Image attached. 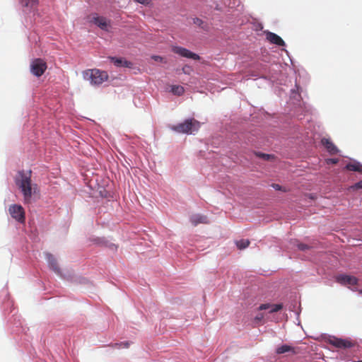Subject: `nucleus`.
I'll list each match as a JSON object with an SVG mask.
<instances>
[{
    "mask_svg": "<svg viewBox=\"0 0 362 362\" xmlns=\"http://www.w3.org/2000/svg\"><path fill=\"white\" fill-rule=\"evenodd\" d=\"M31 170L25 172L24 170L18 171L15 182L16 185L21 189L25 204L31 202L32 195L35 194L37 187L35 184H32Z\"/></svg>",
    "mask_w": 362,
    "mask_h": 362,
    "instance_id": "1",
    "label": "nucleus"
},
{
    "mask_svg": "<svg viewBox=\"0 0 362 362\" xmlns=\"http://www.w3.org/2000/svg\"><path fill=\"white\" fill-rule=\"evenodd\" d=\"M83 75L84 79L90 81V83L94 86H99L108 79V74L106 71L97 69L86 70L83 72Z\"/></svg>",
    "mask_w": 362,
    "mask_h": 362,
    "instance_id": "2",
    "label": "nucleus"
},
{
    "mask_svg": "<svg viewBox=\"0 0 362 362\" xmlns=\"http://www.w3.org/2000/svg\"><path fill=\"white\" fill-rule=\"evenodd\" d=\"M200 127V123L194 119H186L184 122L178 124L173 127V129L178 133L194 134Z\"/></svg>",
    "mask_w": 362,
    "mask_h": 362,
    "instance_id": "3",
    "label": "nucleus"
},
{
    "mask_svg": "<svg viewBox=\"0 0 362 362\" xmlns=\"http://www.w3.org/2000/svg\"><path fill=\"white\" fill-rule=\"evenodd\" d=\"M328 342L329 344L338 349H349L355 346L357 344L356 341L351 339H341L337 337H332L329 339Z\"/></svg>",
    "mask_w": 362,
    "mask_h": 362,
    "instance_id": "4",
    "label": "nucleus"
},
{
    "mask_svg": "<svg viewBox=\"0 0 362 362\" xmlns=\"http://www.w3.org/2000/svg\"><path fill=\"white\" fill-rule=\"evenodd\" d=\"M8 212L11 217L16 221L23 223L25 221V210L19 204H12L8 208Z\"/></svg>",
    "mask_w": 362,
    "mask_h": 362,
    "instance_id": "5",
    "label": "nucleus"
},
{
    "mask_svg": "<svg viewBox=\"0 0 362 362\" xmlns=\"http://www.w3.org/2000/svg\"><path fill=\"white\" fill-rule=\"evenodd\" d=\"M47 69V64L42 59H34L30 64V70L33 75L41 76Z\"/></svg>",
    "mask_w": 362,
    "mask_h": 362,
    "instance_id": "6",
    "label": "nucleus"
},
{
    "mask_svg": "<svg viewBox=\"0 0 362 362\" xmlns=\"http://www.w3.org/2000/svg\"><path fill=\"white\" fill-rule=\"evenodd\" d=\"M172 51L174 53L177 54L182 57L192 59L194 60H199L200 59V57L198 54L189 51V49H187L186 48L182 47L173 46L172 47Z\"/></svg>",
    "mask_w": 362,
    "mask_h": 362,
    "instance_id": "7",
    "label": "nucleus"
},
{
    "mask_svg": "<svg viewBox=\"0 0 362 362\" xmlns=\"http://www.w3.org/2000/svg\"><path fill=\"white\" fill-rule=\"evenodd\" d=\"M337 281L343 286H355L358 284V279L354 276L340 274L336 277Z\"/></svg>",
    "mask_w": 362,
    "mask_h": 362,
    "instance_id": "8",
    "label": "nucleus"
},
{
    "mask_svg": "<svg viewBox=\"0 0 362 362\" xmlns=\"http://www.w3.org/2000/svg\"><path fill=\"white\" fill-rule=\"evenodd\" d=\"M91 21L97 25L100 28L105 31H108V29L110 26V21H107L105 17L103 16L93 17Z\"/></svg>",
    "mask_w": 362,
    "mask_h": 362,
    "instance_id": "9",
    "label": "nucleus"
},
{
    "mask_svg": "<svg viewBox=\"0 0 362 362\" xmlns=\"http://www.w3.org/2000/svg\"><path fill=\"white\" fill-rule=\"evenodd\" d=\"M321 143L330 154L334 155L338 153L337 146L329 139H322Z\"/></svg>",
    "mask_w": 362,
    "mask_h": 362,
    "instance_id": "10",
    "label": "nucleus"
},
{
    "mask_svg": "<svg viewBox=\"0 0 362 362\" xmlns=\"http://www.w3.org/2000/svg\"><path fill=\"white\" fill-rule=\"evenodd\" d=\"M267 39L272 44H275L279 46L285 45V42L281 37L274 33L268 32L267 33Z\"/></svg>",
    "mask_w": 362,
    "mask_h": 362,
    "instance_id": "11",
    "label": "nucleus"
},
{
    "mask_svg": "<svg viewBox=\"0 0 362 362\" xmlns=\"http://www.w3.org/2000/svg\"><path fill=\"white\" fill-rule=\"evenodd\" d=\"M46 259L48 262L49 266L52 270L57 274H60V269L58 266L57 262L54 257L49 253L46 254Z\"/></svg>",
    "mask_w": 362,
    "mask_h": 362,
    "instance_id": "12",
    "label": "nucleus"
},
{
    "mask_svg": "<svg viewBox=\"0 0 362 362\" xmlns=\"http://www.w3.org/2000/svg\"><path fill=\"white\" fill-rule=\"evenodd\" d=\"M110 61L117 66L119 67H131L132 64L122 58L110 57Z\"/></svg>",
    "mask_w": 362,
    "mask_h": 362,
    "instance_id": "13",
    "label": "nucleus"
},
{
    "mask_svg": "<svg viewBox=\"0 0 362 362\" xmlns=\"http://www.w3.org/2000/svg\"><path fill=\"white\" fill-rule=\"evenodd\" d=\"M190 221L193 225L197 226L199 223H208V218L201 214H194L190 217Z\"/></svg>",
    "mask_w": 362,
    "mask_h": 362,
    "instance_id": "14",
    "label": "nucleus"
},
{
    "mask_svg": "<svg viewBox=\"0 0 362 362\" xmlns=\"http://www.w3.org/2000/svg\"><path fill=\"white\" fill-rule=\"evenodd\" d=\"M346 169L350 171L362 173V165L358 162L350 163L346 165Z\"/></svg>",
    "mask_w": 362,
    "mask_h": 362,
    "instance_id": "15",
    "label": "nucleus"
},
{
    "mask_svg": "<svg viewBox=\"0 0 362 362\" xmlns=\"http://www.w3.org/2000/svg\"><path fill=\"white\" fill-rule=\"evenodd\" d=\"M289 351L295 353L294 348L287 344H284L279 346L276 351V354H281Z\"/></svg>",
    "mask_w": 362,
    "mask_h": 362,
    "instance_id": "16",
    "label": "nucleus"
},
{
    "mask_svg": "<svg viewBox=\"0 0 362 362\" xmlns=\"http://www.w3.org/2000/svg\"><path fill=\"white\" fill-rule=\"evenodd\" d=\"M21 4L23 7L27 8L30 10L33 8L38 2V0H20Z\"/></svg>",
    "mask_w": 362,
    "mask_h": 362,
    "instance_id": "17",
    "label": "nucleus"
},
{
    "mask_svg": "<svg viewBox=\"0 0 362 362\" xmlns=\"http://www.w3.org/2000/svg\"><path fill=\"white\" fill-rule=\"evenodd\" d=\"M171 92L174 94V95H182L184 92H185V89L182 86H176V85H174V86H171Z\"/></svg>",
    "mask_w": 362,
    "mask_h": 362,
    "instance_id": "18",
    "label": "nucleus"
},
{
    "mask_svg": "<svg viewBox=\"0 0 362 362\" xmlns=\"http://www.w3.org/2000/svg\"><path fill=\"white\" fill-rule=\"evenodd\" d=\"M238 249L243 250L247 247L250 245V240L247 239H242L235 242Z\"/></svg>",
    "mask_w": 362,
    "mask_h": 362,
    "instance_id": "19",
    "label": "nucleus"
},
{
    "mask_svg": "<svg viewBox=\"0 0 362 362\" xmlns=\"http://www.w3.org/2000/svg\"><path fill=\"white\" fill-rule=\"evenodd\" d=\"M292 243H293V245H296L298 249L300 250H302V251L308 250L310 247L309 245H308L306 244L299 243L298 240H293V241Z\"/></svg>",
    "mask_w": 362,
    "mask_h": 362,
    "instance_id": "20",
    "label": "nucleus"
},
{
    "mask_svg": "<svg viewBox=\"0 0 362 362\" xmlns=\"http://www.w3.org/2000/svg\"><path fill=\"white\" fill-rule=\"evenodd\" d=\"M283 308L282 304H273L272 305V307L270 308L269 313H276L281 310Z\"/></svg>",
    "mask_w": 362,
    "mask_h": 362,
    "instance_id": "21",
    "label": "nucleus"
},
{
    "mask_svg": "<svg viewBox=\"0 0 362 362\" xmlns=\"http://www.w3.org/2000/svg\"><path fill=\"white\" fill-rule=\"evenodd\" d=\"M129 346V343L127 341L125 342H121V343H116L114 345V347L115 348H128Z\"/></svg>",
    "mask_w": 362,
    "mask_h": 362,
    "instance_id": "22",
    "label": "nucleus"
},
{
    "mask_svg": "<svg viewBox=\"0 0 362 362\" xmlns=\"http://www.w3.org/2000/svg\"><path fill=\"white\" fill-rule=\"evenodd\" d=\"M152 59L154 61L158 62L166 63V60L160 56L153 55V56H152Z\"/></svg>",
    "mask_w": 362,
    "mask_h": 362,
    "instance_id": "23",
    "label": "nucleus"
},
{
    "mask_svg": "<svg viewBox=\"0 0 362 362\" xmlns=\"http://www.w3.org/2000/svg\"><path fill=\"white\" fill-rule=\"evenodd\" d=\"M271 307H272V304H269V303L262 304L258 308V310H267V309H270Z\"/></svg>",
    "mask_w": 362,
    "mask_h": 362,
    "instance_id": "24",
    "label": "nucleus"
},
{
    "mask_svg": "<svg viewBox=\"0 0 362 362\" xmlns=\"http://www.w3.org/2000/svg\"><path fill=\"white\" fill-rule=\"evenodd\" d=\"M264 318V315L262 313L258 314L255 318L254 322L257 324L259 323Z\"/></svg>",
    "mask_w": 362,
    "mask_h": 362,
    "instance_id": "25",
    "label": "nucleus"
},
{
    "mask_svg": "<svg viewBox=\"0 0 362 362\" xmlns=\"http://www.w3.org/2000/svg\"><path fill=\"white\" fill-rule=\"evenodd\" d=\"M257 156L260 158H264V160H269L270 158V157H272V156L269 154L261 153H257Z\"/></svg>",
    "mask_w": 362,
    "mask_h": 362,
    "instance_id": "26",
    "label": "nucleus"
},
{
    "mask_svg": "<svg viewBox=\"0 0 362 362\" xmlns=\"http://www.w3.org/2000/svg\"><path fill=\"white\" fill-rule=\"evenodd\" d=\"M327 164H337L339 162L338 158H329L326 160Z\"/></svg>",
    "mask_w": 362,
    "mask_h": 362,
    "instance_id": "27",
    "label": "nucleus"
},
{
    "mask_svg": "<svg viewBox=\"0 0 362 362\" xmlns=\"http://www.w3.org/2000/svg\"><path fill=\"white\" fill-rule=\"evenodd\" d=\"M134 1L144 5H148L151 3V0H134Z\"/></svg>",
    "mask_w": 362,
    "mask_h": 362,
    "instance_id": "28",
    "label": "nucleus"
},
{
    "mask_svg": "<svg viewBox=\"0 0 362 362\" xmlns=\"http://www.w3.org/2000/svg\"><path fill=\"white\" fill-rule=\"evenodd\" d=\"M134 1L144 5H148L151 3V0H134Z\"/></svg>",
    "mask_w": 362,
    "mask_h": 362,
    "instance_id": "29",
    "label": "nucleus"
},
{
    "mask_svg": "<svg viewBox=\"0 0 362 362\" xmlns=\"http://www.w3.org/2000/svg\"><path fill=\"white\" fill-rule=\"evenodd\" d=\"M193 22L194 24H196L199 26H201L203 24V21L198 18H194Z\"/></svg>",
    "mask_w": 362,
    "mask_h": 362,
    "instance_id": "30",
    "label": "nucleus"
},
{
    "mask_svg": "<svg viewBox=\"0 0 362 362\" xmlns=\"http://www.w3.org/2000/svg\"><path fill=\"white\" fill-rule=\"evenodd\" d=\"M272 187L275 189L276 190H283L284 192H286V189H283L282 187L279 185V184H272Z\"/></svg>",
    "mask_w": 362,
    "mask_h": 362,
    "instance_id": "31",
    "label": "nucleus"
},
{
    "mask_svg": "<svg viewBox=\"0 0 362 362\" xmlns=\"http://www.w3.org/2000/svg\"><path fill=\"white\" fill-rule=\"evenodd\" d=\"M354 188L355 189H362V180L356 182L354 186Z\"/></svg>",
    "mask_w": 362,
    "mask_h": 362,
    "instance_id": "32",
    "label": "nucleus"
},
{
    "mask_svg": "<svg viewBox=\"0 0 362 362\" xmlns=\"http://www.w3.org/2000/svg\"><path fill=\"white\" fill-rule=\"evenodd\" d=\"M191 68L188 66H185L182 68V71L185 73V74H189V71H190Z\"/></svg>",
    "mask_w": 362,
    "mask_h": 362,
    "instance_id": "33",
    "label": "nucleus"
},
{
    "mask_svg": "<svg viewBox=\"0 0 362 362\" xmlns=\"http://www.w3.org/2000/svg\"><path fill=\"white\" fill-rule=\"evenodd\" d=\"M359 293L362 294V289L359 291Z\"/></svg>",
    "mask_w": 362,
    "mask_h": 362,
    "instance_id": "34",
    "label": "nucleus"
},
{
    "mask_svg": "<svg viewBox=\"0 0 362 362\" xmlns=\"http://www.w3.org/2000/svg\"><path fill=\"white\" fill-rule=\"evenodd\" d=\"M354 362H362V361H354Z\"/></svg>",
    "mask_w": 362,
    "mask_h": 362,
    "instance_id": "35",
    "label": "nucleus"
}]
</instances>
